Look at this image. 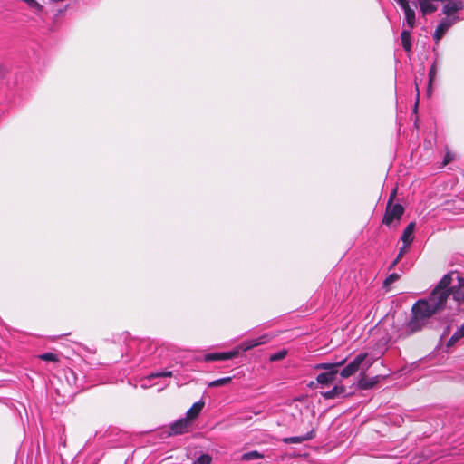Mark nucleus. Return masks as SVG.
<instances>
[{
    "label": "nucleus",
    "instance_id": "4468645a",
    "mask_svg": "<svg viewBox=\"0 0 464 464\" xmlns=\"http://www.w3.org/2000/svg\"><path fill=\"white\" fill-rule=\"evenodd\" d=\"M380 376H374L368 378L364 374L361 376L358 381V387L362 390H368L373 388L379 382Z\"/></svg>",
    "mask_w": 464,
    "mask_h": 464
},
{
    "label": "nucleus",
    "instance_id": "473e14b6",
    "mask_svg": "<svg viewBox=\"0 0 464 464\" xmlns=\"http://www.w3.org/2000/svg\"><path fill=\"white\" fill-rule=\"evenodd\" d=\"M211 461H212L211 456H209L208 454H205V464H210Z\"/></svg>",
    "mask_w": 464,
    "mask_h": 464
},
{
    "label": "nucleus",
    "instance_id": "412c9836",
    "mask_svg": "<svg viewBox=\"0 0 464 464\" xmlns=\"http://www.w3.org/2000/svg\"><path fill=\"white\" fill-rule=\"evenodd\" d=\"M231 377H224V378H220V379H218V380H215V381H211L208 383V387H218V386H223V385H226L227 384L228 382H231Z\"/></svg>",
    "mask_w": 464,
    "mask_h": 464
},
{
    "label": "nucleus",
    "instance_id": "1a4fd4ad",
    "mask_svg": "<svg viewBox=\"0 0 464 464\" xmlns=\"http://www.w3.org/2000/svg\"><path fill=\"white\" fill-rule=\"evenodd\" d=\"M454 23V19L443 18L440 24L437 25L434 33L433 38L435 43L438 44L439 41L444 36L446 32L451 27Z\"/></svg>",
    "mask_w": 464,
    "mask_h": 464
},
{
    "label": "nucleus",
    "instance_id": "dca6fc26",
    "mask_svg": "<svg viewBox=\"0 0 464 464\" xmlns=\"http://www.w3.org/2000/svg\"><path fill=\"white\" fill-rule=\"evenodd\" d=\"M411 29H405V30H402V32L401 33L402 47L408 53H410L411 51V47H412L411 39Z\"/></svg>",
    "mask_w": 464,
    "mask_h": 464
},
{
    "label": "nucleus",
    "instance_id": "c85d7f7f",
    "mask_svg": "<svg viewBox=\"0 0 464 464\" xmlns=\"http://www.w3.org/2000/svg\"><path fill=\"white\" fill-rule=\"evenodd\" d=\"M452 160V156L448 152L446 153L444 160H443V165L449 164Z\"/></svg>",
    "mask_w": 464,
    "mask_h": 464
},
{
    "label": "nucleus",
    "instance_id": "a211bd4d",
    "mask_svg": "<svg viewBox=\"0 0 464 464\" xmlns=\"http://www.w3.org/2000/svg\"><path fill=\"white\" fill-rule=\"evenodd\" d=\"M463 337H464V324L459 328H458V330L449 339V341L447 343V346L450 347V346L455 345Z\"/></svg>",
    "mask_w": 464,
    "mask_h": 464
},
{
    "label": "nucleus",
    "instance_id": "4be33fe9",
    "mask_svg": "<svg viewBox=\"0 0 464 464\" xmlns=\"http://www.w3.org/2000/svg\"><path fill=\"white\" fill-rule=\"evenodd\" d=\"M400 278L399 274L392 273L389 275L385 280L383 281L382 287L388 289V287L394 282H396Z\"/></svg>",
    "mask_w": 464,
    "mask_h": 464
},
{
    "label": "nucleus",
    "instance_id": "9b49d317",
    "mask_svg": "<svg viewBox=\"0 0 464 464\" xmlns=\"http://www.w3.org/2000/svg\"><path fill=\"white\" fill-rule=\"evenodd\" d=\"M446 2L443 6V14L447 15H451L464 7L461 0H447Z\"/></svg>",
    "mask_w": 464,
    "mask_h": 464
},
{
    "label": "nucleus",
    "instance_id": "f257e3e1",
    "mask_svg": "<svg viewBox=\"0 0 464 464\" xmlns=\"http://www.w3.org/2000/svg\"><path fill=\"white\" fill-rule=\"evenodd\" d=\"M140 353H142L140 361L144 362L146 366H160V369L152 371L150 374L144 376L140 381L142 389H149L160 382H153L157 378L184 376L190 380L191 376L188 374L191 371H199L201 362L194 360L192 354L181 355L176 353L169 348L158 345L154 342L142 341L139 346Z\"/></svg>",
    "mask_w": 464,
    "mask_h": 464
},
{
    "label": "nucleus",
    "instance_id": "e433bc0d",
    "mask_svg": "<svg viewBox=\"0 0 464 464\" xmlns=\"http://www.w3.org/2000/svg\"><path fill=\"white\" fill-rule=\"evenodd\" d=\"M449 329H450L449 327H446V329H445V331H444L443 334H448V333H449Z\"/></svg>",
    "mask_w": 464,
    "mask_h": 464
},
{
    "label": "nucleus",
    "instance_id": "6ab92c4d",
    "mask_svg": "<svg viewBox=\"0 0 464 464\" xmlns=\"http://www.w3.org/2000/svg\"><path fill=\"white\" fill-rule=\"evenodd\" d=\"M264 457L263 454L258 452L257 450H252L246 453H244L241 457V459L244 461H249L253 459H262Z\"/></svg>",
    "mask_w": 464,
    "mask_h": 464
},
{
    "label": "nucleus",
    "instance_id": "72a5a7b5",
    "mask_svg": "<svg viewBox=\"0 0 464 464\" xmlns=\"http://www.w3.org/2000/svg\"><path fill=\"white\" fill-rule=\"evenodd\" d=\"M169 382L164 383L162 386L158 388V392H160L163 391L166 387L169 386Z\"/></svg>",
    "mask_w": 464,
    "mask_h": 464
},
{
    "label": "nucleus",
    "instance_id": "393cba45",
    "mask_svg": "<svg viewBox=\"0 0 464 464\" xmlns=\"http://www.w3.org/2000/svg\"><path fill=\"white\" fill-rule=\"evenodd\" d=\"M286 353H287L285 350H280L277 353H275L270 355V361L271 362L280 361L285 357Z\"/></svg>",
    "mask_w": 464,
    "mask_h": 464
},
{
    "label": "nucleus",
    "instance_id": "5701e85b",
    "mask_svg": "<svg viewBox=\"0 0 464 464\" xmlns=\"http://www.w3.org/2000/svg\"><path fill=\"white\" fill-rule=\"evenodd\" d=\"M436 73H437V68H436V63H434L430 68V71H429V86H428V92H430V87H431V83L436 76Z\"/></svg>",
    "mask_w": 464,
    "mask_h": 464
},
{
    "label": "nucleus",
    "instance_id": "bb28decb",
    "mask_svg": "<svg viewBox=\"0 0 464 464\" xmlns=\"http://www.w3.org/2000/svg\"><path fill=\"white\" fill-rule=\"evenodd\" d=\"M408 247H409V246H406V245L403 244V246L400 248V251H399V253H398L396 257H398L399 259H401V257L406 253Z\"/></svg>",
    "mask_w": 464,
    "mask_h": 464
},
{
    "label": "nucleus",
    "instance_id": "7c9ffc66",
    "mask_svg": "<svg viewBox=\"0 0 464 464\" xmlns=\"http://www.w3.org/2000/svg\"><path fill=\"white\" fill-rule=\"evenodd\" d=\"M193 464H203V454H200L193 462Z\"/></svg>",
    "mask_w": 464,
    "mask_h": 464
},
{
    "label": "nucleus",
    "instance_id": "2eb2a0df",
    "mask_svg": "<svg viewBox=\"0 0 464 464\" xmlns=\"http://www.w3.org/2000/svg\"><path fill=\"white\" fill-rule=\"evenodd\" d=\"M415 227H416V223L415 222H411L410 224H408V226L404 228L403 230V233L401 235V241L403 242L404 245L406 246H410L411 244V242L413 241V232L415 230Z\"/></svg>",
    "mask_w": 464,
    "mask_h": 464
},
{
    "label": "nucleus",
    "instance_id": "f03ea898",
    "mask_svg": "<svg viewBox=\"0 0 464 464\" xmlns=\"http://www.w3.org/2000/svg\"><path fill=\"white\" fill-rule=\"evenodd\" d=\"M450 276H444L427 298L418 300L411 307L410 319L402 326L405 337L431 327L432 317L446 307L447 294L440 290L449 284Z\"/></svg>",
    "mask_w": 464,
    "mask_h": 464
},
{
    "label": "nucleus",
    "instance_id": "cd10ccee",
    "mask_svg": "<svg viewBox=\"0 0 464 464\" xmlns=\"http://www.w3.org/2000/svg\"><path fill=\"white\" fill-rule=\"evenodd\" d=\"M398 5L402 8V10L408 6H410L408 0H395Z\"/></svg>",
    "mask_w": 464,
    "mask_h": 464
},
{
    "label": "nucleus",
    "instance_id": "7ed1b4c3",
    "mask_svg": "<svg viewBox=\"0 0 464 464\" xmlns=\"http://www.w3.org/2000/svg\"><path fill=\"white\" fill-rule=\"evenodd\" d=\"M203 410V398L195 402L186 412L185 416L179 418L168 426H164L160 431L161 439L179 436L193 432L198 424L200 413Z\"/></svg>",
    "mask_w": 464,
    "mask_h": 464
},
{
    "label": "nucleus",
    "instance_id": "6e6552de",
    "mask_svg": "<svg viewBox=\"0 0 464 464\" xmlns=\"http://www.w3.org/2000/svg\"><path fill=\"white\" fill-rule=\"evenodd\" d=\"M368 356L367 353H359L350 363H348L341 372L340 375L343 378H348L354 374L360 368L361 364Z\"/></svg>",
    "mask_w": 464,
    "mask_h": 464
},
{
    "label": "nucleus",
    "instance_id": "ddd939ff",
    "mask_svg": "<svg viewBox=\"0 0 464 464\" xmlns=\"http://www.w3.org/2000/svg\"><path fill=\"white\" fill-rule=\"evenodd\" d=\"M315 436V431L314 429H312L310 431H308L306 434L303 436H294V437H287L284 438L282 440L285 444H292V443H302L306 440H310L314 439Z\"/></svg>",
    "mask_w": 464,
    "mask_h": 464
},
{
    "label": "nucleus",
    "instance_id": "0eeeda50",
    "mask_svg": "<svg viewBox=\"0 0 464 464\" xmlns=\"http://www.w3.org/2000/svg\"><path fill=\"white\" fill-rule=\"evenodd\" d=\"M405 208L400 203L386 204L385 213L382 218V224L390 227L394 221L400 222Z\"/></svg>",
    "mask_w": 464,
    "mask_h": 464
},
{
    "label": "nucleus",
    "instance_id": "39448f33",
    "mask_svg": "<svg viewBox=\"0 0 464 464\" xmlns=\"http://www.w3.org/2000/svg\"><path fill=\"white\" fill-rule=\"evenodd\" d=\"M446 276H450L449 284L440 291L446 292L447 300L452 295L455 301H464V277H461L457 271H451Z\"/></svg>",
    "mask_w": 464,
    "mask_h": 464
},
{
    "label": "nucleus",
    "instance_id": "f8f14e48",
    "mask_svg": "<svg viewBox=\"0 0 464 464\" xmlns=\"http://www.w3.org/2000/svg\"><path fill=\"white\" fill-rule=\"evenodd\" d=\"M415 8H417V5L413 3V8L410 5L403 9L405 16L403 25L406 24L409 29L414 28L416 24Z\"/></svg>",
    "mask_w": 464,
    "mask_h": 464
},
{
    "label": "nucleus",
    "instance_id": "f3484780",
    "mask_svg": "<svg viewBox=\"0 0 464 464\" xmlns=\"http://www.w3.org/2000/svg\"><path fill=\"white\" fill-rule=\"evenodd\" d=\"M419 5L424 15L432 14L437 10V6L432 4V0H419Z\"/></svg>",
    "mask_w": 464,
    "mask_h": 464
},
{
    "label": "nucleus",
    "instance_id": "c9c22d12",
    "mask_svg": "<svg viewBox=\"0 0 464 464\" xmlns=\"http://www.w3.org/2000/svg\"><path fill=\"white\" fill-rule=\"evenodd\" d=\"M309 387L313 388L314 387V382H310V383L308 384Z\"/></svg>",
    "mask_w": 464,
    "mask_h": 464
},
{
    "label": "nucleus",
    "instance_id": "b1692460",
    "mask_svg": "<svg viewBox=\"0 0 464 464\" xmlns=\"http://www.w3.org/2000/svg\"><path fill=\"white\" fill-rule=\"evenodd\" d=\"M39 358L45 362H57V355L53 353H45L39 355Z\"/></svg>",
    "mask_w": 464,
    "mask_h": 464
},
{
    "label": "nucleus",
    "instance_id": "c756f323",
    "mask_svg": "<svg viewBox=\"0 0 464 464\" xmlns=\"http://www.w3.org/2000/svg\"><path fill=\"white\" fill-rule=\"evenodd\" d=\"M416 91H417V96H416V102H415V106H414V111H417L418 103H419V98H420V91H419V87H418L417 83H416Z\"/></svg>",
    "mask_w": 464,
    "mask_h": 464
},
{
    "label": "nucleus",
    "instance_id": "20e7f679",
    "mask_svg": "<svg viewBox=\"0 0 464 464\" xmlns=\"http://www.w3.org/2000/svg\"><path fill=\"white\" fill-rule=\"evenodd\" d=\"M267 336L263 335L258 339H253L242 343L237 348H235L229 352L222 353H211L205 354V362L212 361H226L233 359L239 354L240 351L246 352L254 347L266 343Z\"/></svg>",
    "mask_w": 464,
    "mask_h": 464
},
{
    "label": "nucleus",
    "instance_id": "2f4dec72",
    "mask_svg": "<svg viewBox=\"0 0 464 464\" xmlns=\"http://www.w3.org/2000/svg\"><path fill=\"white\" fill-rule=\"evenodd\" d=\"M401 259H399L398 257H396L392 262V264L390 265L389 266V269L392 270L395 267V266L399 263Z\"/></svg>",
    "mask_w": 464,
    "mask_h": 464
},
{
    "label": "nucleus",
    "instance_id": "f704fd0d",
    "mask_svg": "<svg viewBox=\"0 0 464 464\" xmlns=\"http://www.w3.org/2000/svg\"><path fill=\"white\" fill-rule=\"evenodd\" d=\"M5 74V69L0 68V77H2Z\"/></svg>",
    "mask_w": 464,
    "mask_h": 464
},
{
    "label": "nucleus",
    "instance_id": "423d86ee",
    "mask_svg": "<svg viewBox=\"0 0 464 464\" xmlns=\"http://www.w3.org/2000/svg\"><path fill=\"white\" fill-rule=\"evenodd\" d=\"M347 358L342 359L335 362L331 363H318L314 366L315 370H324V372H322L317 375L316 382L322 385H330L334 383L336 380V376L338 373V367L343 365L346 362Z\"/></svg>",
    "mask_w": 464,
    "mask_h": 464
},
{
    "label": "nucleus",
    "instance_id": "9d476101",
    "mask_svg": "<svg viewBox=\"0 0 464 464\" xmlns=\"http://www.w3.org/2000/svg\"><path fill=\"white\" fill-rule=\"evenodd\" d=\"M321 394L326 400L348 396V393L346 392V388L343 385H340V386L336 385L330 391L322 392Z\"/></svg>",
    "mask_w": 464,
    "mask_h": 464
},
{
    "label": "nucleus",
    "instance_id": "aec40b11",
    "mask_svg": "<svg viewBox=\"0 0 464 464\" xmlns=\"http://www.w3.org/2000/svg\"><path fill=\"white\" fill-rule=\"evenodd\" d=\"M27 5L34 11L36 14H40L43 11V6L36 0H23Z\"/></svg>",
    "mask_w": 464,
    "mask_h": 464
},
{
    "label": "nucleus",
    "instance_id": "a878e982",
    "mask_svg": "<svg viewBox=\"0 0 464 464\" xmlns=\"http://www.w3.org/2000/svg\"><path fill=\"white\" fill-rule=\"evenodd\" d=\"M396 195H397V188H394L390 194L387 204H394L393 202L396 198Z\"/></svg>",
    "mask_w": 464,
    "mask_h": 464
}]
</instances>
